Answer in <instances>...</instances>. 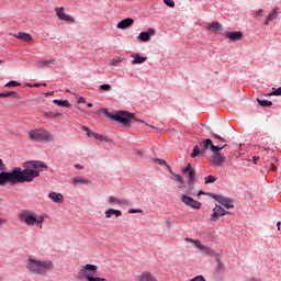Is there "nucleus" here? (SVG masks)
Masks as SVG:
<instances>
[{"label": "nucleus", "instance_id": "79ce46f5", "mask_svg": "<svg viewBox=\"0 0 281 281\" xmlns=\"http://www.w3.org/2000/svg\"><path fill=\"white\" fill-rule=\"evenodd\" d=\"M189 281H206V280H205V277L200 274V276H196V277L190 279Z\"/></svg>", "mask_w": 281, "mask_h": 281}, {"label": "nucleus", "instance_id": "20e7f679", "mask_svg": "<svg viewBox=\"0 0 281 281\" xmlns=\"http://www.w3.org/2000/svg\"><path fill=\"white\" fill-rule=\"evenodd\" d=\"M49 216L45 213L38 214L32 210H22L19 213V220L26 225V227H37V229H43V223Z\"/></svg>", "mask_w": 281, "mask_h": 281}, {"label": "nucleus", "instance_id": "4d7b16f0", "mask_svg": "<svg viewBox=\"0 0 281 281\" xmlns=\"http://www.w3.org/2000/svg\"><path fill=\"white\" fill-rule=\"evenodd\" d=\"M277 227H278V229H280V227H281V223L280 222L277 223Z\"/></svg>", "mask_w": 281, "mask_h": 281}, {"label": "nucleus", "instance_id": "7ed1b4c3", "mask_svg": "<svg viewBox=\"0 0 281 281\" xmlns=\"http://www.w3.org/2000/svg\"><path fill=\"white\" fill-rule=\"evenodd\" d=\"M26 269L33 276H47L49 271H54L55 266L52 260H40L35 257H29L25 261Z\"/></svg>", "mask_w": 281, "mask_h": 281}, {"label": "nucleus", "instance_id": "4be33fe9", "mask_svg": "<svg viewBox=\"0 0 281 281\" xmlns=\"http://www.w3.org/2000/svg\"><path fill=\"white\" fill-rule=\"evenodd\" d=\"M206 30H209V32H213V34H218V32L223 31V24L220 22H211L206 24Z\"/></svg>", "mask_w": 281, "mask_h": 281}, {"label": "nucleus", "instance_id": "58836bf2", "mask_svg": "<svg viewBox=\"0 0 281 281\" xmlns=\"http://www.w3.org/2000/svg\"><path fill=\"white\" fill-rule=\"evenodd\" d=\"M101 91H111L112 87L109 83H104L100 86Z\"/></svg>", "mask_w": 281, "mask_h": 281}, {"label": "nucleus", "instance_id": "dca6fc26", "mask_svg": "<svg viewBox=\"0 0 281 281\" xmlns=\"http://www.w3.org/2000/svg\"><path fill=\"white\" fill-rule=\"evenodd\" d=\"M137 281H159L150 271L142 272L137 276Z\"/></svg>", "mask_w": 281, "mask_h": 281}, {"label": "nucleus", "instance_id": "a211bd4d", "mask_svg": "<svg viewBox=\"0 0 281 281\" xmlns=\"http://www.w3.org/2000/svg\"><path fill=\"white\" fill-rule=\"evenodd\" d=\"M48 199H50L53 201V203H65V195H63V193H58L56 191H52L48 193Z\"/></svg>", "mask_w": 281, "mask_h": 281}, {"label": "nucleus", "instance_id": "4468645a", "mask_svg": "<svg viewBox=\"0 0 281 281\" xmlns=\"http://www.w3.org/2000/svg\"><path fill=\"white\" fill-rule=\"evenodd\" d=\"M155 34H156L155 29H148L147 31L140 32L138 34V41H140V43H148L150 38L155 36Z\"/></svg>", "mask_w": 281, "mask_h": 281}, {"label": "nucleus", "instance_id": "1a4fd4ad", "mask_svg": "<svg viewBox=\"0 0 281 281\" xmlns=\"http://www.w3.org/2000/svg\"><path fill=\"white\" fill-rule=\"evenodd\" d=\"M108 203L111 205V207H131L133 205L131 200L124 198H115L113 195L108 199Z\"/></svg>", "mask_w": 281, "mask_h": 281}, {"label": "nucleus", "instance_id": "f257e3e1", "mask_svg": "<svg viewBox=\"0 0 281 281\" xmlns=\"http://www.w3.org/2000/svg\"><path fill=\"white\" fill-rule=\"evenodd\" d=\"M23 168L15 167L11 171L0 172V186H15V183H32L41 177L42 170H47V164L41 160H29L23 162Z\"/></svg>", "mask_w": 281, "mask_h": 281}, {"label": "nucleus", "instance_id": "423d86ee", "mask_svg": "<svg viewBox=\"0 0 281 281\" xmlns=\"http://www.w3.org/2000/svg\"><path fill=\"white\" fill-rule=\"evenodd\" d=\"M95 276H98V266L87 263L80 267L77 278L87 281H106V279Z\"/></svg>", "mask_w": 281, "mask_h": 281}, {"label": "nucleus", "instance_id": "393cba45", "mask_svg": "<svg viewBox=\"0 0 281 281\" xmlns=\"http://www.w3.org/2000/svg\"><path fill=\"white\" fill-rule=\"evenodd\" d=\"M280 14V9L274 8L272 11L267 15L266 20L263 21V25H269Z\"/></svg>", "mask_w": 281, "mask_h": 281}, {"label": "nucleus", "instance_id": "a19ab883", "mask_svg": "<svg viewBox=\"0 0 281 281\" xmlns=\"http://www.w3.org/2000/svg\"><path fill=\"white\" fill-rule=\"evenodd\" d=\"M269 95H281V87L278 89L273 88V91L269 93Z\"/></svg>", "mask_w": 281, "mask_h": 281}, {"label": "nucleus", "instance_id": "5701e85b", "mask_svg": "<svg viewBox=\"0 0 281 281\" xmlns=\"http://www.w3.org/2000/svg\"><path fill=\"white\" fill-rule=\"evenodd\" d=\"M86 131H87L88 137H94V139H97L98 142H109V137H106L102 134H98L95 132H92L89 128H86Z\"/></svg>", "mask_w": 281, "mask_h": 281}, {"label": "nucleus", "instance_id": "9b49d317", "mask_svg": "<svg viewBox=\"0 0 281 281\" xmlns=\"http://www.w3.org/2000/svg\"><path fill=\"white\" fill-rule=\"evenodd\" d=\"M182 175L187 176L189 186H193L196 179V170L192 168L191 164H188V166L181 168Z\"/></svg>", "mask_w": 281, "mask_h": 281}, {"label": "nucleus", "instance_id": "cd10ccee", "mask_svg": "<svg viewBox=\"0 0 281 281\" xmlns=\"http://www.w3.org/2000/svg\"><path fill=\"white\" fill-rule=\"evenodd\" d=\"M199 155H205V151H203V147H199V145H195L193 147L191 157L194 159L195 157H199Z\"/></svg>", "mask_w": 281, "mask_h": 281}, {"label": "nucleus", "instance_id": "09e8293b", "mask_svg": "<svg viewBox=\"0 0 281 281\" xmlns=\"http://www.w3.org/2000/svg\"><path fill=\"white\" fill-rule=\"evenodd\" d=\"M7 221L3 217H0V227L5 225Z\"/></svg>", "mask_w": 281, "mask_h": 281}, {"label": "nucleus", "instance_id": "9d476101", "mask_svg": "<svg viewBox=\"0 0 281 281\" xmlns=\"http://www.w3.org/2000/svg\"><path fill=\"white\" fill-rule=\"evenodd\" d=\"M212 199H214V201H217L220 205H223L225 210H233L234 207V200H232V198H227L220 194H212Z\"/></svg>", "mask_w": 281, "mask_h": 281}, {"label": "nucleus", "instance_id": "bb28decb", "mask_svg": "<svg viewBox=\"0 0 281 281\" xmlns=\"http://www.w3.org/2000/svg\"><path fill=\"white\" fill-rule=\"evenodd\" d=\"M91 183V180L83 178V177H75L72 178V184L74 186H89Z\"/></svg>", "mask_w": 281, "mask_h": 281}, {"label": "nucleus", "instance_id": "5fc2aeb1", "mask_svg": "<svg viewBox=\"0 0 281 281\" xmlns=\"http://www.w3.org/2000/svg\"><path fill=\"white\" fill-rule=\"evenodd\" d=\"M44 95H45L46 98H49V95H54V92H46V93H44Z\"/></svg>", "mask_w": 281, "mask_h": 281}, {"label": "nucleus", "instance_id": "6e6552de", "mask_svg": "<svg viewBox=\"0 0 281 281\" xmlns=\"http://www.w3.org/2000/svg\"><path fill=\"white\" fill-rule=\"evenodd\" d=\"M29 135L34 142H54V134L45 128L32 130Z\"/></svg>", "mask_w": 281, "mask_h": 281}, {"label": "nucleus", "instance_id": "603ef678", "mask_svg": "<svg viewBox=\"0 0 281 281\" xmlns=\"http://www.w3.org/2000/svg\"><path fill=\"white\" fill-rule=\"evenodd\" d=\"M4 167L5 165L3 164V160L0 158V170H3Z\"/></svg>", "mask_w": 281, "mask_h": 281}, {"label": "nucleus", "instance_id": "412c9836", "mask_svg": "<svg viewBox=\"0 0 281 281\" xmlns=\"http://www.w3.org/2000/svg\"><path fill=\"white\" fill-rule=\"evenodd\" d=\"M135 23V20L133 18H126L122 21H120L116 25L117 30H128Z\"/></svg>", "mask_w": 281, "mask_h": 281}, {"label": "nucleus", "instance_id": "864d4df0", "mask_svg": "<svg viewBox=\"0 0 281 281\" xmlns=\"http://www.w3.org/2000/svg\"><path fill=\"white\" fill-rule=\"evenodd\" d=\"M270 170H273V172H276L278 170V167H276V165H271Z\"/></svg>", "mask_w": 281, "mask_h": 281}, {"label": "nucleus", "instance_id": "ddd939ff", "mask_svg": "<svg viewBox=\"0 0 281 281\" xmlns=\"http://www.w3.org/2000/svg\"><path fill=\"white\" fill-rule=\"evenodd\" d=\"M181 201L187 205V207H191V210H201V202L194 200L192 196L182 194Z\"/></svg>", "mask_w": 281, "mask_h": 281}, {"label": "nucleus", "instance_id": "e433bc0d", "mask_svg": "<svg viewBox=\"0 0 281 281\" xmlns=\"http://www.w3.org/2000/svg\"><path fill=\"white\" fill-rule=\"evenodd\" d=\"M5 87H21V82L11 80L8 83H5Z\"/></svg>", "mask_w": 281, "mask_h": 281}, {"label": "nucleus", "instance_id": "37998d69", "mask_svg": "<svg viewBox=\"0 0 281 281\" xmlns=\"http://www.w3.org/2000/svg\"><path fill=\"white\" fill-rule=\"evenodd\" d=\"M154 161H155L156 164H158V166H168V164H166L165 160H161V159H159V158H155Z\"/></svg>", "mask_w": 281, "mask_h": 281}, {"label": "nucleus", "instance_id": "0eeeda50", "mask_svg": "<svg viewBox=\"0 0 281 281\" xmlns=\"http://www.w3.org/2000/svg\"><path fill=\"white\" fill-rule=\"evenodd\" d=\"M105 115L114 122H119L123 126H131L133 124V120H137L135 115L128 111H119L115 113L105 112Z\"/></svg>", "mask_w": 281, "mask_h": 281}, {"label": "nucleus", "instance_id": "6ab92c4d", "mask_svg": "<svg viewBox=\"0 0 281 281\" xmlns=\"http://www.w3.org/2000/svg\"><path fill=\"white\" fill-rule=\"evenodd\" d=\"M225 37L229 38V41H243V32L240 31H227L225 33Z\"/></svg>", "mask_w": 281, "mask_h": 281}, {"label": "nucleus", "instance_id": "72a5a7b5", "mask_svg": "<svg viewBox=\"0 0 281 281\" xmlns=\"http://www.w3.org/2000/svg\"><path fill=\"white\" fill-rule=\"evenodd\" d=\"M10 95H14V98H16V95H19V93L11 91V92H1L0 93V98H10Z\"/></svg>", "mask_w": 281, "mask_h": 281}, {"label": "nucleus", "instance_id": "49530a36", "mask_svg": "<svg viewBox=\"0 0 281 281\" xmlns=\"http://www.w3.org/2000/svg\"><path fill=\"white\" fill-rule=\"evenodd\" d=\"M75 168H77L78 170H83L85 166L80 165V164H76Z\"/></svg>", "mask_w": 281, "mask_h": 281}, {"label": "nucleus", "instance_id": "39448f33", "mask_svg": "<svg viewBox=\"0 0 281 281\" xmlns=\"http://www.w3.org/2000/svg\"><path fill=\"white\" fill-rule=\"evenodd\" d=\"M186 243H191V245H194V247L202 254L215 258L217 262V271H223V269H225L223 262L221 261V254L216 252V250H214L212 247L203 245V243H201L199 239L186 238Z\"/></svg>", "mask_w": 281, "mask_h": 281}, {"label": "nucleus", "instance_id": "c9c22d12", "mask_svg": "<svg viewBox=\"0 0 281 281\" xmlns=\"http://www.w3.org/2000/svg\"><path fill=\"white\" fill-rule=\"evenodd\" d=\"M128 214H143L144 211L142 209H130L127 211Z\"/></svg>", "mask_w": 281, "mask_h": 281}, {"label": "nucleus", "instance_id": "aec40b11", "mask_svg": "<svg viewBox=\"0 0 281 281\" xmlns=\"http://www.w3.org/2000/svg\"><path fill=\"white\" fill-rule=\"evenodd\" d=\"M13 36L19 41H24V43H34V37H32L30 33L19 32V33H15Z\"/></svg>", "mask_w": 281, "mask_h": 281}, {"label": "nucleus", "instance_id": "a18cd8bd", "mask_svg": "<svg viewBox=\"0 0 281 281\" xmlns=\"http://www.w3.org/2000/svg\"><path fill=\"white\" fill-rule=\"evenodd\" d=\"M77 102H78V104H85L87 102V99H85L83 97H79L77 99Z\"/></svg>", "mask_w": 281, "mask_h": 281}, {"label": "nucleus", "instance_id": "2eb2a0df", "mask_svg": "<svg viewBox=\"0 0 281 281\" xmlns=\"http://www.w3.org/2000/svg\"><path fill=\"white\" fill-rule=\"evenodd\" d=\"M221 216H225V211L221 205L216 204L213 209V214H211V221L216 223L220 221Z\"/></svg>", "mask_w": 281, "mask_h": 281}, {"label": "nucleus", "instance_id": "2f4dec72", "mask_svg": "<svg viewBox=\"0 0 281 281\" xmlns=\"http://www.w3.org/2000/svg\"><path fill=\"white\" fill-rule=\"evenodd\" d=\"M258 104H260V106H273V102L269 101V100H257Z\"/></svg>", "mask_w": 281, "mask_h": 281}, {"label": "nucleus", "instance_id": "ea45409f", "mask_svg": "<svg viewBox=\"0 0 281 281\" xmlns=\"http://www.w3.org/2000/svg\"><path fill=\"white\" fill-rule=\"evenodd\" d=\"M168 8H175V0H162Z\"/></svg>", "mask_w": 281, "mask_h": 281}, {"label": "nucleus", "instance_id": "4c0bfd02", "mask_svg": "<svg viewBox=\"0 0 281 281\" xmlns=\"http://www.w3.org/2000/svg\"><path fill=\"white\" fill-rule=\"evenodd\" d=\"M27 87H30V89H34V87H47V83H27Z\"/></svg>", "mask_w": 281, "mask_h": 281}, {"label": "nucleus", "instance_id": "c03bdc74", "mask_svg": "<svg viewBox=\"0 0 281 281\" xmlns=\"http://www.w3.org/2000/svg\"><path fill=\"white\" fill-rule=\"evenodd\" d=\"M255 14H256V16H263L265 11L262 9H259V10L255 11Z\"/></svg>", "mask_w": 281, "mask_h": 281}, {"label": "nucleus", "instance_id": "f704fd0d", "mask_svg": "<svg viewBox=\"0 0 281 281\" xmlns=\"http://www.w3.org/2000/svg\"><path fill=\"white\" fill-rule=\"evenodd\" d=\"M216 179H217V178H216L215 176H207V177L204 179V181H205L206 184H210V183H215Z\"/></svg>", "mask_w": 281, "mask_h": 281}, {"label": "nucleus", "instance_id": "8fccbe9b", "mask_svg": "<svg viewBox=\"0 0 281 281\" xmlns=\"http://www.w3.org/2000/svg\"><path fill=\"white\" fill-rule=\"evenodd\" d=\"M215 142H217V143H215L216 146H224L225 145V143H223V142L218 140V139H215Z\"/></svg>", "mask_w": 281, "mask_h": 281}, {"label": "nucleus", "instance_id": "3c124183", "mask_svg": "<svg viewBox=\"0 0 281 281\" xmlns=\"http://www.w3.org/2000/svg\"><path fill=\"white\" fill-rule=\"evenodd\" d=\"M260 159V157H258V156H254L252 157V161H254V164H258V160Z\"/></svg>", "mask_w": 281, "mask_h": 281}, {"label": "nucleus", "instance_id": "7c9ffc66", "mask_svg": "<svg viewBox=\"0 0 281 281\" xmlns=\"http://www.w3.org/2000/svg\"><path fill=\"white\" fill-rule=\"evenodd\" d=\"M124 63L123 57H114L111 61L112 67H120Z\"/></svg>", "mask_w": 281, "mask_h": 281}, {"label": "nucleus", "instance_id": "f8f14e48", "mask_svg": "<svg viewBox=\"0 0 281 281\" xmlns=\"http://www.w3.org/2000/svg\"><path fill=\"white\" fill-rule=\"evenodd\" d=\"M55 13L59 21H65L66 23H76V18L65 13V7L55 8Z\"/></svg>", "mask_w": 281, "mask_h": 281}, {"label": "nucleus", "instance_id": "f3484780", "mask_svg": "<svg viewBox=\"0 0 281 281\" xmlns=\"http://www.w3.org/2000/svg\"><path fill=\"white\" fill-rule=\"evenodd\" d=\"M58 65V60L56 58H50V59H41L36 63V66L40 68L43 67H54Z\"/></svg>", "mask_w": 281, "mask_h": 281}, {"label": "nucleus", "instance_id": "de8ad7c7", "mask_svg": "<svg viewBox=\"0 0 281 281\" xmlns=\"http://www.w3.org/2000/svg\"><path fill=\"white\" fill-rule=\"evenodd\" d=\"M247 281H262V280H260L256 277H250V278L247 279Z\"/></svg>", "mask_w": 281, "mask_h": 281}, {"label": "nucleus", "instance_id": "b1692460", "mask_svg": "<svg viewBox=\"0 0 281 281\" xmlns=\"http://www.w3.org/2000/svg\"><path fill=\"white\" fill-rule=\"evenodd\" d=\"M131 58H133L132 60V65H143V63H146V60H148V57L146 56H142L139 54H132Z\"/></svg>", "mask_w": 281, "mask_h": 281}, {"label": "nucleus", "instance_id": "13d9d810", "mask_svg": "<svg viewBox=\"0 0 281 281\" xmlns=\"http://www.w3.org/2000/svg\"><path fill=\"white\" fill-rule=\"evenodd\" d=\"M88 106L92 108V106H93V103H88Z\"/></svg>", "mask_w": 281, "mask_h": 281}, {"label": "nucleus", "instance_id": "c756f323", "mask_svg": "<svg viewBox=\"0 0 281 281\" xmlns=\"http://www.w3.org/2000/svg\"><path fill=\"white\" fill-rule=\"evenodd\" d=\"M53 103H54V104H57L58 106H66L67 109H69V106H71V103H69L68 100H58V99H55V100H53Z\"/></svg>", "mask_w": 281, "mask_h": 281}, {"label": "nucleus", "instance_id": "680f3d73", "mask_svg": "<svg viewBox=\"0 0 281 281\" xmlns=\"http://www.w3.org/2000/svg\"><path fill=\"white\" fill-rule=\"evenodd\" d=\"M3 63H4V61H3L2 59H0V65H3Z\"/></svg>", "mask_w": 281, "mask_h": 281}, {"label": "nucleus", "instance_id": "a878e982", "mask_svg": "<svg viewBox=\"0 0 281 281\" xmlns=\"http://www.w3.org/2000/svg\"><path fill=\"white\" fill-rule=\"evenodd\" d=\"M104 214H105V218H113V216H115L116 218H120V216H122V211L117 209H108L105 210Z\"/></svg>", "mask_w": 281, "mask_h": 281}, {"label": "nucleus", "instance_id": "6e6d98bb", "mask_svg": "<svg viewBox=\"0 0 281 281\" xmlns=\"http://www.w3.org/2000/svg\"><path fill=\"white\" fill-rule=\"evenodd\" d=\"M44 116H45V117H52V116L49 115V112H44Z\"/></svg>", "mask_w": 281, "mask_h": 281}, {"label": "nucleus", "instance_id": "c85d7f7f", "mask_svg": "<svg viewBox=\"0 0 281 281\" xmlns=\"http://www.w3.org/2000/svg\"><path fill=\"white\" fill-rule=\"evenodd\" d=\"M173 181H177V183H180V186H186V180L183 179V176L179 173L171 172Z\"/></svg>", "mask_w": 281, "mask_h": 281}, {"label": "nucleus", "instance_id": "052dcab7", "mask_svg": "<svg viewBox=\"0 0 281 281\" xmlns=\"http://www.w3.org/2000/svg\"><path fill=\"white\" fill-rule=\"evenodd\" d=\"M227 214H229V211H225V216H227Z\"/></svg>", "mask_w": 281, "mask_h": 281}, {"label": "nucleus", "instance_id": "473e14b6", "mask_svg": "<svg viewBox=\"0 0 281 281\" xmlns=\"http://www.w3.org/2000/svg\"><path fill=\"white\" fill-rule=\"evenodd\" d=\"M135 122H139V124H144L145 126H149V128H154V131H156V132H159V128L158 127H155V126H153V125H149L146 121H144V120H139V119H136V120H134Z\"/></svg>", "mask_w": 281, "mask_h": 281}, {"label": "nucleus", "instance_id": "f03ea898", "mask_svg": "<svg viewBox=\"0 0 281 281\" xmlns=\"http://www.w3.org/2000/svg\"><path fill=\"white\" fill-rule=\"evenodd\" d=\"M226 146L227 139L214 133L213 140L211 138L200 140V148H203V153H207V150L213 153L210 162L216 168H223V164H225V156L221 154V150L226 148Z\"/></svg>", "mask_w": 281, "mask_h": 281}, {"label": "nucleus", "instance_id": "bf43d9fd", "mask_svg": "<svg viewBox=\"0 0 281 281\" xmlns=\"http://www.w3.org/2000/svg\"><path fill=\"white\" fill-rule=\"evenodd\" d=\"M198 194H199V196H201V194H203V191H199V193H198Z\"/></svg>", "mask_w": 281, "mask_h": 281}, {"label": "nucleus", "instance_id": "e2e57ef3", "mask_svg": "<svg viewBox=\"0 0 281 281\" xmlns=\"http://www.w3.org/2000/svg\"><path fill=\"white\" fill-rule=\"evenodd\" d=\"M0 201H1V198H0Z\"/></svg>", "mask_w": 281, "mask_h": 281}]
</instances>
